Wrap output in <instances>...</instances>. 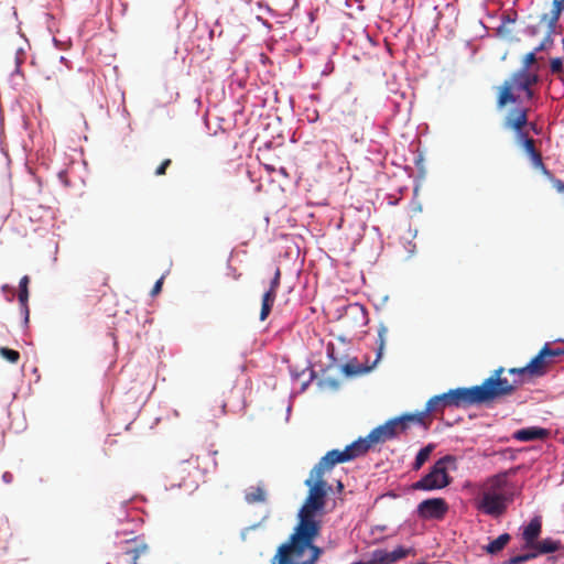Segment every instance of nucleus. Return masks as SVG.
<instances>
[{
    "mask_svg": "<svg viewBox=\"0 0 564 564\" xmlns=\"http://www.w3.org/2000/svg\"><path fill=\"white\" fill-rule=\"evenodd\" d=\"M361 442H352L343 451H328L319 462L312 468L310 477L305 480L308 487L307 496L300 508L297 514L313 519H323L325 514L326 497L330 486L324 479L326 473H329L337 464L350 462L365 455V447Z\"/></svg>",
    "mask_w": 564,
    "mask_h": 564,
    "instance_id": "1",
    "label": "nucleus"
},
{
    "mask_svg": "<svg viewBox=\"0 0 564 564\" xmlns=\"http://www.w3.org/2000/svg\"><path fill=\"white\" fill-rule=\"evenodd\" d=\"M511 474H513L512 469L498 473L482 484L475 500L479 511L494 518L506 512L508 505L513 500V494L506 490L508 476Z\"/></svg>",
    "mask_w": 564,
    "mask_h": 564,
    "instance_id": "2",
    "label": "nucleus"
},
{
    "mask_svg": "<svg viewBox=\"0 0 564 564\" xmlns=\"http://www.w3.org/2000/svg\"><path fill=\"white\" fill-rule=\"evenodd\" d=\"M529 109L517 107L511 109L503 119V128L516 132V141L530 158L532 165L542 172L549 180L554 175L543 162L541 152L535 147V141L523 131L528 124Z\"/></svg>",
    "mask_w": 564,
    "mask_h": 564,
    "instance_id": "3",
    "label": "nucleus"
},
{
    "mask_svg": "<svg viewBox=\"0 0 564 564\" xmlns=\"http://www.w3.org/2000/svg\"><path fill=\"white\" fill-rule=\"evenodd\" d=\"M541 78L538 72H529L525 69H517L506 79L499 87L497 96V107L503 108L508 104H517L518 97L516 91H523L528 100L533 99L535 91L533 86L540 83Z\"/></svg>",
    "mask_w": 564,
    "mask_h": 564,
    "instance_id": "4",
    "label": "nucleus"
},
{
    "mask_svg": "<svg viewBox=\"0 0 564 564\" xmlns=\"http://www.w3.org/2000/svg\"><path fill=\"white\" fill-rule=\"evenodd\" d=\"M506 372L503 367H499L491 372L481 384H479L484 403H490L497 399L511 395L518 388L519 382L508 380L502 375Z\"/></svg>",
    "mask_w": 564,
    "mask_h": 564,
    "instance_id": "5",
    "label": "nucleus"
},
{
    "mask_svg": "<svg viewBox=\"0 0 564 564\" xmlns=\"http://www.w3.org/2000/svg\"><path fill=\"white\" fill-rule=\"evenodd\" d=\"M151 551L141 539L134 538L120 542L118 551L108 564H149Z\"/></svg>",
    "mask_w": 564,
    "mask_h": 564,
    "instance_id": "6",
    "label": "nucleus"
},
{
    "mask_svg": "<svg viewBox=\"0 0 564 564\" xmlns=\"http://www.w3.org/2000/svg\"><path fill=\"white\" fill-rule=\"evenodd\" d=\"M308 540L304 529L292 532L289 540L279 546L271 564H290L294 560H302L303 550L310 545Z\"/></svg>",
    "mask_w": 564,
    "mask_h": 564,
    "instance_id": "7",
    "label": "nucleus"
},
{
    "mask_svg": "<svg viewBox=\"0 0 564 564\" xmlns=\"http://www.w3.org/2000/svg\"><path fill=\"white\" fill-rule=\"evenodd\" d=\"M454 460L449 455L440 458L430 473L412 485L415 490H435L449 485L451 477L447 474L446 464Z\"/></svg>",
    "mask_w": 564,
    "mask_h": 564,
    "instance_id": "8",
    "label": "nucleus"
},
{
    "mask_svg": "<svg viewBox=\"0 0 564 564\" xmlns=\"http://www.w3.org/2000/svg\"><path fill=\"white\" fill-rule=\"evenodd\" d=\"M400 432V422L394 417L386 422L383 425L373 429L366 438H359L356 442L362 443L361 446L365 447L366 454L372 445L392 440Z\"/></svg>",
    "mask_w": 564,
    "mask_h": 564,
    "instance_id": "9",
    "label": "nucleus"
},
{
    "mask_svg": "<svg viewBox=\"0 0 564 564\" xmlns=\"http://www.w3.org/2000/svg\"><path fill=\"white\" fill-rule=\"evenodd\" d=\"M444 399L449 401V405L456 408H466L474 404H485L479 386L452 389L445 392Z\"/></svg>",
    "mask_w": 564,
    "mask_h": 564,
    "instance_id": "10",
    "label": "nucleus"
},
{
    "mask_svg": "<svg viewBox=\"0 0 564 564\" xmlns=\"http://www.w3.org/2000/svg\"><path fill=\"white\" fill-rule=\"evenodd\" d=\"M423 520H443L448 512V503L443 498H430L421 501L416 509Z\"/></svg>",
    "mask_w": 564,
    "mask_h": 564,
    "instance_id": "11",
    "label": "nucleus"
},
{
    "mask_svg": "<svg viewBox=\"0 0 564 564\" xmlns=\"http://www.w3.org/2000/svg\"><path fill=\"white\" fill-rule=\"evenodd\" d=\"M335 129L341 138L358 143L364 139V132L361 128H356V116L352 112L341 113L340 117L335 119Z\"/></svg>",
    "mask_w": 564,
    "mask_h": 564,
    "instance_id": "12",
    "label": "nucleus"
},
{
    "mask_svg": "<svg viewBox=\"0 0 564 564\" xmlns=\"http://www.w3.org/2000/svg\"><path fill=\"white\" fill-rule=\"evenodd\" d=\"M169 489H184L186 492L191 494L197 489L198 485L194 477L192 476L191 470L185 464H181L176 468H174L169 476Z\"/></svg>",
    "mask_w": 564,
    "mask_h": 564,
    "instance_id": "13",
    "label": "nucleus"
},
{
    "mask_svg": "<svg viewBox=\"0 0 564 564\" xmlns=\"http://www.w3.org/2000/svg\"><path fill=\"white\" fill-rule=\"evenodd\" d=\"M281 284V270L279 267L274 270V275L270 281L269 289L263 293L261 300L260 321H265L271 313V310L276 300L278 290Z\"/></svg>",
    "mask_w": 564,
    "mask_h": 564,
    "instance_id": "14",
    "label": "nucleus"
},
{
    "mask_svg": "<svg viewBox=\"0 0 564 564\" xmlns=\"http://www.w3.org/2000/svg\"><path fill=\"white\" fill-rule=\"evenodd\" d=\"M550 436V431L540 426H529L518 430L512 437L519 442L544 441Z\"/></svg>",
    "mask_w": 564,
    "mask_h": 564,
    "instance_id": "15",
    "label": "nucleus"
},
{
    "mask_svg": "<svg viewBox=\"0 0 564 564\" xmlns=\"http://www.w3.org/2000/svg\"><path fill=\"white\" fill-rule=\"evenodd\" d=\"M551 365L552 360L547 359L545 350L541 348L539 354L527 365V369L531 372V377L540 378L547 373Z\"/></svg>",
    "mask_w": 564,
    "mask_h": 564,
    "instance_id": "16",
    "label": "nucleus"
},
{
    "mask_svg": "<svg viewBox=\"0 0 564 564\" xmlns=\"http://www.w3.org/2000/svg\"><path fill=\"white\" fill-rule=\"evenodd\" d=\"M542 523L540 519H532L529 524L524 528L522 538L524 540V549H531L536 542L539 535L541 534Z\"/></svg>",
    "mask_w": 564,
    "mask_h": 564,
    "instance_id": "17",
    "label": "nucleus"
},
{
    "mask_svg": "<svg viewBox=\"0 0 564 564\" xmlns=\"http://www.w3.org/2000/svg\"><path fill=\"white\" fill-rule=\"evenodd\" d=\"M429 413L430 412H426L425 409L423 412L404 414L402 416L397 417V420L400 422V431L404 432L409 427L410 423H416L427 429L429 424L426 423V417Z\"/></svg>",
    "mask_w": 564,
    "mask_h": 564,
    "instance_id": "18",
    "label": "nucleus"
},
{
    "mask_svg": "<svg viewBox=\"0 0 564 564\" xmlns=\"http://www.w3.org/2000/svg\"><path fill=\"white\" fill-rule=\"evenodd\" d=\"M564 10V0H554L552 3L551 13H543L541 15V22H545L551 31H554L555 25L560 19L562 11Z\"/></svg>",
    "mask_w": 564,
    "mask_h": 564,
    "instance_id": "19",
    "label": "nucleus"
},
{
    "mask_svg": "<svg viewBox=\"0 0 564 564\" xmlns=\"http://www.w3.org/2000/svg\"><path fill=\"white\" fill-rule=\"evenodd\" d=\"M562 544L560 541H555L552 539H544L542 541H536L534 545L530 549L531 552L535 554V557L540 554L553 553L561 550Z\"/></svg>",
    "mask_w": 564,
    "mask_h": 564,
    "instance_id": "20",
    "label": "nucleus"
},
{
    "mask_svg": "<svg viewBox=\"0 0 564 564\" xmlns=\"http://www.w3.org/2000/svg\"><path fill=\"white\" fill-rule=\"evenodd\" d=\"M511 535L509 533H502L497 539L492 540L488 543L484 550L488 554H497L505 549V546L510 542Z\"/></svg>",
    "mask_w": 564,
    "mask_h": 564,
    "instance_id": "21",
    "label": "nucleus"
},
{
    "mask_svg": "<svg viewBox=\"0 0 564 564\" xmlns=\"http://www.w3.org/2000/svg\"><path fill=\"white\" fill-rule=\"evenodd\" d=\"M445 393L434 395L426 402V412L436 413L443 411L445 408L451 406L449 401L444 399Z\"/></svg>",
    "mask_w": 564,
    "mask_h": 564,
    "instance_id": "22",
    "label": "nucleus"
},
{
    "mask_svg": "<svg viewBox=\"0 0 564 564\" xmlns=\"http://www.w3.org/2000/svg\"><path fill=\"white\" fill-rule=\"evenodd\" d=\"M507 372L512 377V381L519 382V387L534 379L531 377V372L528 371L527 366L520 368H510L507 370Z\"/></svg>",
    "mask_w": 564,
    "mask_h": 564,
    "instance_id": "23",
    "label": "nucleus"
},
{
    "mask_svg": "<svg viewBox=\"0 0 564 564\" xmlns=\"http://www.w3.org/2000/svg\"><path fill=\"white\" fill-rule=\"evenodd\" d=\"M507 372L512 377V381L519 382V387L534 379L531 377V372L528 371L527 366L520 368H510L507 370Z\"/></svg>",
    "mask_w": 564,
    "mask_h": 564,
    "instance_id": "24",
    "label": "nucleus"
},
{
    "mask_svg": "<svg viewBox=\"0 0 564 564\" xmlns=\"http://www.w3.org/2000/svg\"><path fill=\"white\" fill-rule=\"evenodd\" d=\"M507 372L512 377V381L519 382V387L534 379L531 377V372L528 371L527 366L520 368H510L507 370Z\"/></svg>",
    "mask_w": 564,
    "mask_h": 564,
    "instance_id": "25",
    "label": "nucleus"
},
{
    "mask_svg": "<svg viewBox=\"0 0 564 564\" xmlns=\"http://www.w3.org/2000/svg\"><path fill=\"white\" fill-rule=\"evenodd\" d=\"M245 499L248 503H262L267 499L265 491L262 487H252L248 492L245 495Z\"/></svg>",
    "mask_w": 564,
    "mask_h": 564,
    "instance_id": "26",
    "label": "nucleus"
},
{
    "mask_svg": "<svg viewBox=\"0 0 564 564\" xmlns=\"http://www.w3.org/2000/svg\"><path fill=\"white\" fill-rule=\"evenodd\" d=\"M536 55H538V53L534 50L532 52L527 53L521 61L520 69L539 73Z\"/></svg>",
    "mask_w": 564,
    "mask_h": 564,
    "instance_id": "27",
    "label": "nucleus"
},
{
    "mask_svg": "<svg viewBox=\"0 0 564 564\" xmlns=\"http://www.w3.org/2000/svg\"><path fill=\"white\" fill-rule=\"evenodd\" d=\"M433 444H429L425 447L421 448L416 454L415 460L413 463V470H419L425 464V462L430 458L431 453L434 449Z\"/></svg>",
    "mask_w": 564,
    "mask_h": 564,
    "instance_id": "28",
    "label": "nucleus"
},
{
    "mask_svg": "<svg viewBox=\"0 0 564 564\" xmlns=\"http://www.w3.org/2000/svg\"><path fill=\"white\" fill-rule=\"evenodd\" d=\"M388 336V327L384 324H380L378 327V339H377V360L382 357L386 341Z\"/></svg>",
    "mask_w": 564,
    "mask_h": 564,
    "instance_id": "29",
    "label": "nucleus"
},
{
    "mask_svg": "<svg viewBox=\"0 0 564 564\" xmlns=\"http://www.w3.org/2000/svg\"><path fill=\"white\" fill-rule=\"evenodd\" d=\"M29 282H30V279L28 275H24L21 280H20V292H19V301L22 305H26V302H28V299H29V290H28V285H29Z\"/></svg>",
    "mask_w": 564,
    "mask_h": 564,
    "instance_id": "30",
    "label": "nucleus"
},
{
    "mask_svg": "<svg viewBox=\"0 0 564 564\" xmlns=\"http://www.w3.org/2000/svg\"><path fill=\"white\" fill-rule=\"evenodd\" d=\"M0 356L10 364H18L20 360V352L8 347H0Z\"/></svg>",
    "mask_w": 564,
    "mask_h": 564,
    "instance_id": "31",
    "label": "nucleus"
},
{
    "mask_svg": "<svg viewBox=\"0 0 564 564\" xmlns=\"http://www.w3.org/2000/svg\"><path fill=\"white\" fill-rule=\"evenodd\" d=\"M370 562L371 564H392L390 562V552L375 551Z\"/></svg>",
    "mask_w": 564,
    "mask_h": 564,
    "instance_id": "32",
    "label": "nucleus"
},
{
    "mask_svg": "<svg viewBox=\"0 0 564 564\" xmlns=\"http://www.w3.org/2000/svg\"><path fill=\"white\" fill-rule=\"evenodd\" d=\"M532 558H535V554L532 552H529V553L512 556L509 560L505 561L503 564H522Z\"/></svg>",
    "mask_w": 564,
    "mask_h": 564,
    "instance_id": "33",
    "label": "nucleus"
},
{
    "mask_svg": "<svg viewBox=\"0 0 564 564\" xmlns=\"http://www.w3.org/2000/svg\"><path fill=\"white\" fill-rule=\"evenodd\" d=\"M411 552L410 549H405L403 546H398L393 551L390 552V562L394 564L399 560L405 557Z\"/></svg>",
    "mask_w": 564,
    "mask_h": 564,
    "instance_id": "34",
    "label": "nucleus"
},
{
    "mask_svg": "<svg viewBox=\"0 0 564 564\" xmlns=\"http://www.w3.org/2000/svg\"><path fill=\"white\" fill-rule=\"evenodd\" d=\"M550 69L553 74H562L563 73V61L560 57L552 58L550 62Z\"/></svg>",
    "mask_w": 564,
    "mask_h": 564,
    "instance_id": "35",
    "label": "nucleus"
},
{
    "mask_svg": "<svg viewBox=\"0 0 564 564\" xmlns=\"http://www.w3.org/2000/svg\"><path fill=\"white\" fill-rule=\"evenodd\" d=\"M553 31H551V29H549V32L546 34V36L544 37V40L540 43V45H538L534 51L539 54L540 52L544 51L545 48H547L550 45L553 44V40L551 37V34H552Z\"/></svg>",
    "mask_w": 564,
    "mask_h": 564,
    "instance_id": "36",
    "label": "nucleus"
},
{
    "mask_svg": "<svg viewBox=\"0 0 564 564\" xmlns=\"http://www.w3.org/2000/svg\"><path fill=\"white\" fill-rule=\"evenodd\" d=\"M172 161L171 159H165L162 161V163L156 167L155 175L162 176L165 175L166 169L171 165Z\"/></svg>",
    "mask_w": 564,
    "mask_h": 564,
    "instance_id": "37",
    "label": "nucleus"
},
{
    "mask_svg": "<svg viewBox=\"0 0 564 564\" xmlns=\"http://www.w3.org/2000/svg\"><path fill=\"white\" fill-rule=\"evenodd\" d=\"M552 186L556 189V192L564 194V181L556 177H551Z\"/></svg>",
    "mask_w": 564,
    "mask_h": 564,
    "instance_id": "38",
    "label": "nucleus"
},
{
    "mask_svg": "<svg viewBox=\"0 0 564 564\" xmlns=\"http://www.w3.org/2000/svg\"><path fill=\"white\" fill-rule=\"evenodd\" d=\"M163 279H164V276H162L161 279H159V280L155 282V284L153 285V289H152V291H151V294H152V295H156V294H159V293L161 292V290H162V285H163Z\"/></svg>",
    "mask_w": 564,
    "mask_h": 564,
    "instance_id": "39",
    "label": "nucleus"
},
{
    "mask_svg": "<svg viewBox=\"0 0 564 564\" xmlns=\"http://www.w3.org/2000/svg\"><path fill=\"white\" fill-rule=\"evenodd\" d=\"M344 371H345V373H346V375H348V376H351V375H356V373H358V370H357V369H355V367H354L352 365H350V364H346V365L344 366Z\"/></svg>",
    "mask_w": 564,
    "mask_h": 564,
    "instance_id": "40",
    "label": "nucleus"
},
{
    "mask_svg": "<svg viewBox=\"0 0 564 564\" xmlns=\"http://www.w3.org/2000/svg\"><path fill=\"white\" fill-rule=\"evenodd\" d=\"M2 478H3V480H4L6 482H8V484H9V482H11V481H12L13 476H12V474H11V473L6 471V473L2 475Z\"/></svg>",
    "mask_w": 564,
    "mask_h": 564,
    "instance_id": "41",
    "label": "nucleus"
},
{
    "mask_svg": "<svg viewBox=\"0 0 564 564\" xmlns=\"http://www.w3.org/2000/svg\"><path fill=\"white\" fill-rule=\"evenodd\" d=\"M527 126H529V127H530V129H531L534 133H539V132H540V130H539V128H538L536 123H534V122H530V123H529V122H528V124H527Z\"/></svg>",
    "mask_w": 564,
    "mask_h": 564,
    "instance_id": "42",
    "label": "nucleus"
},
{
    "mask_svg": "<svg viewBox=\"0 0 564 564\" xmlns=\"http://www.w3.org/2000/svg\"><path fill=\"white\" fill-rule=\"evenodd\" d=\"M337 488H338V490H343V489H344V485H343V482H341V481H338V484H337Z\"/></svg>",
    "mask_w": 564,
    "mask_h": 564,
    "instance_id": "43",
    "label": "nucleus"
},
{
    "mask_svg": "<svg viewBox=\"0 0 564 564\" xmlns=\"http://www.w3.org/2000/svg\"><path fill=\"white\" fill-rule=\"evenodd\" d=\"M535 33H536V30L532 29L531 34H535Z\"/></svg>",
    "mask_w": 564,
    "mask_h": 564,
    "instance_id": "44",
    "label": "nucleus"
},
{
    "mask_svg": "<svg viewBox=\"0 0 564 564\" xmlns=\"http://www.w3.org/2000/svg\"><path fill=\"white\" fill-rule=\"evenodd\" d=\"M102 284H104V285H107V279H106V278L104 279Z\"/></svg>",
    "mask_w": 564,
    "mask_h": 564,
    "instance_id": "45",
    "label": "nucleus"
},
{
    "mask_svg": "<svg viewBox=\"0 0 564 564\" xmlns=\"http://www.w3.org/2000/svg\"><path fill=\"white\" fill-rule=\"evenodd\" d=\"M561 341L564 344V339H563V340H561Z\"/></svg>",
    "mask_w": 564,
    "mask_h": 564,
    "instance_id": "46",
    "label": "nucleus"
}]
</instances>
